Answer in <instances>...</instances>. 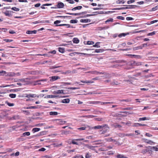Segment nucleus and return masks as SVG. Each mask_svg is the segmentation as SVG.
Instances as JSON below:
<instances>
[{
  "mask_svg": "<svg viewBox=\"0 0 158 158\" xmlns=\"http://www.w3.org/2000/svg\"><path fill=\"white\" fill-rule=\"evenodd\" d=\"M64 6V3L61 2H59L57 5V7L59 8H62Z\"/></svg>",
  "mask_w": 158,
  "mask_h": 158,
  "instance_id": "nucleus-6",
  "label": "nucleus"
},
{
  "mask_svg": "<svg viewBox=\"0 0 158 158\" xmlns=\"http://www.w3.org/2000/svg\"><path fill=\"white\" fill-rule=\"evenodd\" d=\"M100 43L99 42H97L95 45H93V47L95 48H100V47L99 45Z\"/></svg>",
  "mask_w": 158,
  "mask_h": 158,
  "instance_id": "nucleus-21",
  "label": "nucleus"
},
{
  "mask_svg": "<svg viewBox=\"0 0 158 158\" xmlns=\"http://www.w3.org/2000/svg\"><path fill=\"white\" fill-rule=\"evenodd\" d=\"M30 135V133L29 132H25L23 134V136H25L26 135L29 136Z\"/></svg>",
  "mask_w": 158,
  "mask_h": 158,
  "instance_id": "nucleus-31",
  "label": "nucleus"
},
{
  "mask_svg": "<svg viewBox=\"0 0 158 158\" xmlns=\"http://www.w3.org/2000/svg\"><path fill=\"white\" fill-rule=\"evenodd\" d=\"M67 2H69V3L71 4H73L74 3V2L73 0H66Z\"/></svg>",
  "mask_w": 158,
  "mask_h": 158,
  "instance_id": "nucleus-51",
  "label": "nucleus"
},
{
  "mask_svg": "<svg viewBox=\"0 0 158 158\" xmlns=\"http://www.w3.org/2000/svg\"><path fill=\"white\" fill-rule=\"evenodd\" d=\"M129 34V33H122L119 34L118 36L119 37L121 38L123 36H125L127 35H128Z\"/></svg>",
  "mask_w": 158,
  "mask_h": 158,
  "instance_id": "nucleus-20",
  "label": "nucleus"
},
{
  "mask_svg": "<svg viewBox=\"0 0 158 158\" xmlns=\"http://www.w3.org/2000/svg\"><path fill=\"white\" fill-rule=\"evenodd\" d=\"M69 89H79L80 88L79 87H70L68 88Z\"/></svg>",
  "mask_w": 158,
  "mask_h": 158,
  "instance_id": "nucleus-46",
  "label": "nucleus"
},
{
  "mask_svg": "<svg viewBox=\"0 0 158 158\" xmlns=\"http://www.w3.org/2000/svg\"><path fill=\"white\" fill-rule=\"evenodd\" d=\"M117 18L118 19L123 20L124 19V18L122 16H119L117 17Z\"/></svg>",
  "mask_w": 158,
  "mask_h": 158,
  "instance_id": "nucleus-53",
  "label": "nucleus"
},
{
  "mask_svg": "<svg viewBox=\"0 0 158 158\" xmlns=\"http://www.w3.org/2000/svg\"><path fill=\"white\" fill-rule=\"evenodd\" d=\"M75 141H76L75 139L73 140L72 141V143L74 144L78 145V143L77 142H75Z\"/></svg>",
  "mask_w": 158,
  "mask_h": 158,
  "instance_id": "nucleus-55",
  "label": "nucleus"
},
{
  "mask_svg": "<svg viewBox=\"0 0 158 158\" xmlns=\"http://www.w3.org/2000/svg\"><path fill=\"white\" fill-rule=\"evenodd\" d=\"M155 31H153L151 33H148V36H152V35H155Z\"/></svg>",
  "mask_w": 158,
  "mask_h": 158,
  "instance_id": "nucleus-49",
  "label": "nucleus"
},
{
  "mask_svg": "<svg viewBox=\"0 0 158 158\" xmlns=\"http://www.w3.org/2000/svg\"><path fill=\"white\" fill-rule=\"evenodd\" d=\"M82 7L81 6H79L73 8L72 9L73 11H75L76 10H80L82 8Z\"/></svg>",
  "mask_w": 158,
  "mask_h": 158,
  "instance_id": "nucleus-10",
  "label": "nucleus"
},
{
  "mask_svg": "<svg viewBox=\"0 0 158 158\" xmlns=\"http://www.w3.org/2000/svg\"><path fill=\"white\" fill-rule=\"evenodd\" d=\"M9 96L11 98H15L16 97V94H10Z\"/></svg>",
  "mask_w": 158,
  "mask_h": 158,
  "instance_id": "nucleus-34",
  "label": "nucleus"
},
{
  "mask_svg": "<svg viewBox=\"0 0 158 158\" xmlns=\"http://www.w3.org/2000/svg\"><path fill=\"white\" fill-rule=\"evenodd\" d=\"M6 103L10 106H12L14 105V104L13 103H10L8 102H6Z\"/></svg>",
  "mask_w": 158,
  "mask_h": 158,
  "instance_id": "nucleus-40",
  "label": "nucleus"
},
{
  "mask_svg": "<svg viewBox=\"0 0 158 158\" xmlns=\"http://www.w3.org/2000/svg\"><path fill=\"white\" fill-rule=\"evenodd\" d=\"M117 158H126L125 156L123 154H118L116 156Z\"/></svg>",
  "mask_w": 158,
  "mask_h": 158,
  "instance_id": "nucleus-15",
  "label": "nucleus"
},
{
  "mask_svg": "<svg viewBox=\"0 0 158 158\" xmlns=\"http://www.w3.org/2000/svg\"><path fill=\"white\" fill-rule=\"evenodd\" d=\"M150 147L151 148V149H153V150H155L156 151H158V148L156 147H154V146H153V147L150 146Z\"/></svg>",
  "mask_w": 158,
  "mask_h": 158,
  "instance_id": "nucleus-33",
  "label": "nucleus"
},
{
  "mask_svg": "<svg viewBox=\"0 0 158 158\" xmlns=\"http://www.w3.org/2000/svg\"><path fill=\"white\" fill-rule=\"evenodd\" d=\"M59 51L61 53H63L64 52V48H59Z\"/></svg>",
  "mask_w": 158,
  "mask_h": 158,
  "instance_id": "nucleus-29",
  "label": "nucleus"
},
{
  "mask_svg": "<svg viewBox=\"0 0 158 158\" xmlns=\"http://www.w3.org/2000/svg\"><path fill=\"white\" fill-rule=\"evenodd\" d=\"M86 128V127H83L79 128L78 129L79 130H85V129Z\"/></svg>",
  "mask_w": 158,
  "mask_h": 158,
  "instance_id": "nucleus-63",
  "label": "nucleus"
},
{
  "mask_svg": "<svg viewBox=\"0 0 158 158\" xmlns=\"http://www.w3.org/2000/svg\"><path fill=\"white\" fill-rule=\"evenodd\" d=\"M37 108V107L35 106H31L26 107L27 109H36Z\"/></svg>",
  "mask_w": 158,
  "mask_h": 158,
  "instance_id": "nucleus-43",
  "label": "nucleus"
},
{
  "mask_svg": "<svg viewBox=\"0 0 158 158\" xmlns=\"http://www.w3.org/2000/svg\"><path fill=\"white\" fill-rule=\"evenodd\" d=\"M61 21L59 20H56L54 22V24H56L58 23H60Z\"/></svg>",
  "mask_w": 158,
  "mask_h": 158,
  "instance_id": "nucleus-64",
  "label": "nucleus"
},
{
  "mask_svg": "<svg viewBox=\"0 0 158 158\" xmlns=\"http://www.w3.org/2000/svg\"><path fill=\"white\" fill-rule=\"evenodd\" d=\"M94 44V42L92 41H88L87 42V44L88 45H93Z\"/></svg>",
  "mask_w": 158,
  "mask_h": 158,
  "instance_id": "nucleus-44",
  "label": "nucleus"
},
{
  "mask_svg": "<svg viewBox=\"0 0 158 158\" xmlns=\"http://www.w3.org/2000/svg\"><path fill=\"white\" fill-rule=\"evenodd\" d=\"M143 140L144 142L150 144L151 145H152V144H154L155 143L154 142L152 141L149 140H148L146 139H143Z\"/></svg>",
  "mask_w": 158,
  "mask_h": 158,
  "instance_id": "nucleus-2",
  "label": "nucleus"
},
{
  "mask_svg": "<svg viewBox=\"0 0 158 158\" xmlns=\"http://www.w3.org/2000/svg\"><path fill=\"white\" fill-rule=\"evenodd\" d=\"M49 114L51 115H56L58 114V113L56 112H50Z\"/></svg>",
  "mask_w": 158,
  "mask_h": 158,
  "instance_id": "nucleus-25",
  "label": "nucleus"
},
{
  "mask_svg": "<svg viewBox=\"0 0 158 158\" xmlns=\"http://www.w3.org/2000/svg\"><path fill=\"white\" fill-rule=\"evenodd\" d=\"M91 20L90 19H81L80 20V22L81 23H86L88 22H90Z\"/></svg>",
  "mask_w": 158,
  "mask_h": 158,
  "instance_id": "nucleus-8",
  "label": "nucleus"
},
{
  "mask_svg": "<svg viewBox=\"0 0 158 158\" xmlns=\"http://www.w3.org/2000/svg\"><path fill=\"white\" fill-rule=\"evenodd\" d=\"M113 19L112 18H110L109 19H107L106 21V23H107L109 22H112L113 21Z\"/></svg>",
  "mask_w": 158,
  "mask_h": 158,
  "instance_id": "nucleus-52",
  "label": "nucleus"
},
{
  "mask_svg": "<svg viewBox=\"0 0 158 158\" xmlns=\"http://www.w3.org/2000/svg\"><path fill=\"white\" fill-rule=\"evenodd\" d=\"M149 120L148 119V118H147L146 117H144L142 118H139L138 121H144L145 120Z\"/></svg>",
  "mask_w": 158,
  "mask_h": 158,
  "instance_id": "nucleus-28",
  "label": "nucleus"
},
{
  "mask_svg": "<svg viewBox=\"0 0 158 158\" xmlns=\"http://www.w3.org/2000/svg\"><path fill=\"white\" fill-rule=\"evenodd\" d=\"M101 103V105H104L108 104H112L113 103V102H97L95 103Z\"/></svg>",
  "mask_w": 158,
  "mask_h": 158,
  "instance_id": "nucleus-12",
  "label": "nucleus"
},
{
  "mask_svg": "<svg viewBox=\"0 0 158 158\" xmlns=\"http://www.w3.org/2000/svg\"><path fill=\"white\" fill-rule=\"evenodd\" d=\"M90 156H91L90 155V154L88 153H87V154H86V155L85 156V157L86 158H89L90 157Z\"/></svg>",
  "mask_w": 158,
  "mask_h": 158,
  "instance_id": "nucleus-61",
  "label": "nucleus"
},
{
  "mask_svg": "<svg viewBox=\"0 0 158 158\" xmlns=\"http://www.w3.org/2000/svg\"><path fill=\"white\" fill-rule=\"evenodd\" d=\"M45 150L46 149L44 148H41L39 149L38 151L44 152L45 151Z\"/></svg>",
  "mask_w": 158,
  "mask_h": 158,
  "instance_id": "nucleus-59",
  "label": "nucleus"
},
{
  "mask_svg": "<svg viewBox=\"0 0 158 158\" xmlns=\"http://www.w3.org/2000/svg\"><path fill=\"white\" fill-rule=\"evenodd\" d=\"M142 63L140 62H135L134 63V64L135 65L138 66L142 65Z\"/></svg>",
  "mask_w": 158,
  "mask_h": 158,
  "instance_id": "nucleus-42",
  "label": "nucleus"
},
{
  "mask_svg": "<svg viewBox=\"0 0 158 158\" xmlns=\"http://www.w3.org/2000/svg\"><path fill=\"white\" fill-rule=\"evenodd\" d=\"M93 128L94 129H102V130L101 131V134H104L106 132L109 128L106 124H103L101 126L98 125L94 127Z\"/></svg>",
  "mask_w": 158,
  "mask_h": 158,
  "instance_id": "nucleus-1",
  "label": "nucleus"
},
{
  "mask_svg": "<svg viewBox=\"0 0 158 158\" xmlns=\"http://www.w3.org/2000/svg\"><path fill=\"white\" fill-rule=\"evenodd\" d=\"M13 86V84L10 85H5V86L2 85V86H0V87L4 88V87H10V86Z\"/></svg>",
  "mask_w": 158,
  "mask_h": 158,
  "instance_id": "nucleus-45",
  "label": "nucleus"
},
{
  "mask_svg": "<svg viewBox=\"0 0 158 158\" xmlns=\"http://www.w3.org/2000/svg\"><path fill=\"white\" fill-rule=\"evenodd\" d=\"M148 151L147 149H143L142 151V153L143 154H145L148 152Z\"/></svg>",
  "mask_w": 158,
  "mask_h": 158,
  "instance_id": "nucleus-48",
  "label": "nucleus"
},
{
  "mask_svg": "<svg viewBox=\"0 0 158 158\" xmlns=\"http://www.w3.org/2000/svg\"><path fill=\"white\" fill-rule=\"evenodd\" d=\"M12 12L10 10H6L5 12H4V14L6 16L9 17L12 16L11 12Z\"/></svg>",
  "mask_w": 158,
  "mask_h": 158,
  "instance_id": "nucleus-4",
  "label": "nucleus"
},
{
  "mask_svg": "<svg viewBox=\"0 0 158 158\" xmlns=\"http://www.w3.org/2000/svg\"><path fill=\"white\" fill-rule=\"evenodd\" d=\"M70 22L72 23H76L77 22V20L76 19L71 20H70Z\"/></svg>",
  "mask_w": 158,
  "mask_h": 158,
  "instance_id": "nucleus-39",
  "label": "nucleus"
},
{
  "mask_svg": "<svg viewBox=\"0 0 158 158\" xmlns=\"http://www.w3.org/2000/svg\"><path fill=\"white\" fill-rule=\"evenodd\" d=\"M11 9L15 11H19V10L20 9L19 8H17L15 7H12Z\"/></svg>",
  "mask_w": 158,
  "mask_h": 158,
  "instance_id": "nucleus-35",
  "label": "nucleus"
},
{
  "mask_svg": "<svg viewBox=\"0 0 158 158\" xmlns=\"http://www.w3.org/2000/svg\"><path fill=\"white\" fill-rule=\"evenodd\" d=\"M137 6L135 5H128L127 6V9L135 8V7H137Z\"/></svg>",
  "mask_w": 158,
  "mask_h": 158,
  "instance_id": "nucleus-23",
  "label": "nucleus"
},
{
  "mask_svg": "<svg viewBox=\"0 0 158 158\" xmlns=\"http://www.w3.org/2000/svg\"><path fill=\"white\" fill-rule=\"evenodd\" d=\"M127 7H122L120 8H115L114 9V10H125L127 9Z\"/></svg>",
  "mask_w": 158,
  "mask_h": 158,
  "instance_id": "nucleus-22",
  "label": "nucleus"
},
{
  "mask_svg": "<svg viewBox=\"0 0 158 158\" xmlns=\"http://www.w3.org/2000/svg\"><path fill=\"white\" fill-rule=\"evenodd\" d=\"M158 9V5L156 6L153 7L152 8L153 10L154 11Z\"/></svg>",
  "mask_w": 158,
  "mask_h": 158,
  "instance_id": "nucleus-58",
  "label": "nucleus"
},
{
  "mask_svg": "<svg viewBox=\"0 0 158 158\" xmlns=\"http://www.w3.org/2000/svg\"><path fill=\"white\" fill-rule=\"evenodd\" d=\"M125 2V1L124 0H118L116 1V3L118 4H124Z\"/></svg>",
  "mask_w": 158,
  "mask_h": 158,
  "instance_id": "nucleus-17",
  "label": "nucleus"
},
{
  "mask_svg": "<svg viewBox=\"0 0 158 158\" xmlns=\"http://www.w3.org/2000/svg\"><path fill=\"white\" fill-rule=\"evenodd\" d=\"M40 130V128H35L33 129L32 131L34 132H36L37 131H38Z\"/></svg>",
  "mask_w": 158,
  "mask_h": 158,
  "instance_id": "nucleus-30",
  "label": "nucleus"
},
{
  "mask_svg": "<svg viewBox=\"0 0 158 158\" xmlns=\"http://www.w3.org/2000/svg\"><path fill=\"white\" fill-rule=\"evenodd\" d=\"M107 141L110 142H116V140L114 139H112L111 138H108L107 139Z\"/></svg>",
  "mask_w": 158,
  "mask_h": 158,
  "instance_id": "nucleus-37",
  "label": "nucleus"
},
{
  "mask_svg": "<svg viewBox=\"0 0 158 158\" xmlns=\"http://www.w3.org/2000/svg\"><path fill=\"white\" fill-rule=\"evenodd\" d=\"M23 112L26 115H28L30 114V112L28 110H22Z\"/></svg>",
  "mask_w": 158,
  "mask_h": 158,
  "instance_id": "nucleus-32",
  "label": "nucleus"
},
{
  "mask_svg": "<svg viewBox=\"0 0 158 158\" xmlns=\"http://www.w3.org/2000/svg\"><path fill=\"white\" fill-rule=\"evenodd\" d=\"M73 41L74 43L77 44L79 42V40L78 38H75L73 39Z\"/></svg>",
  "mask_w": 158,
  "mask_h": 158,
  "instance_id": "nucleus-16",
  "label": "nucleus"
},
{
  "mask_svg": "<svg viewBox=\"0 0 158 158\" xmlns=\"http://www.w3.org/2000/svg\"><path fill=\"white\" fill-rule=\"evenodd\" d=\"M81 82L84 83H93V81H81Z\"/></svg>",
  "mask_w": 158,
  "mask_h": 158,
  "instance_id": "nucleus-24",
  "label": "nucleus"
},
{
  "mask_svg": "<svg viewBox=\"0 0 158 158\" xmlns=\"http://www.w3.org/2000/svg\"><path fill=\"white\" fill-rule=\"evenodd\" d=\"M94 13L96 14L95 15L102 14L104 13L103 11H96ZM94 15H95V14Z\"/></svg>",
  "mask_w": 158,
  "mask_h": 158,
  "instance_id": "nucleus-38",
  "label": "nucleus"
},
{
  "mask_svg": "<svg viewBox=\"0 0 158 158\" xmlns=\"http://www.w3.org/2000/svg\"><path fill=\"white\" fill-rule=\"evenodd\" d=\"M133 136L134 134H123V136Z\"/></svg>",
  "mask_w": 158,
  "mask_h": 158,
  "instance_id": "nucleus-41",
  "label": "nucleus"
},
{
  "mask_svg": "<svg viewBox=\"0 0 158 158\" xmlns=\"http://www.w3.org/2000/svg\"><path fill=\"white\" fill-rule=\"evenodd\" d=\"M133 109V107H127L126 108L124 109L125 110H132Z\"/></svg>",
  "mask_w": 158,
  "mask_h": 158,
  "instance_id": "nucleus-54",
  "label": "nucleus"
},
{
  "mask_svg": "<svg viewBox=\"0 0 158 158\" xmlns=\"http://www.w3.org/2000/svg\"><path fill=\"white\" fill-rule=\"evenodd\" d=\"M49 78L50 79V81H53L60 79V77L57 76H54L50 77Z\"/></svg>",
  "mask_w": 158,
  "mask_h": 158,
  "instance_id": "nucleus-3",
  "label": "nucleus"
},
{
  "mask_svg": "<svg viewBox=\"0 0 158 158\" xmlns=\"http://www.w3.org/2000/svg\"><path fill=\"white\" fill-rule=\"evenodd\" d=\"M43 22H42V21H35L32 22V23L33 24H36L37 23H42Z\"/></svg>",
  "mask_w": 158,
  "mask_h": 158,
  "instance_id": "nucleus-36",
  "label": "nucleus"
},
{
  "mask_svg": "<svg viewBox=\"0 0 158 158\" xmlns=\"http://www.w3.org/2000/svg\"><path fill=\"white\" fill-rule=\"evenodd\" d=\"M64 90H57L54 91L53 92V93L55 94H64Z\"/></svg>",
  "mask_w": 158,
  "mask_h": 158,
  "instance_id": "nucleus-5",
  "label": "nucleus"
},
{
  "mask_svg": "<svg viewBox=\"0 0 158 158\" xmlns=\"http://www.w3.org/2000/svg\"><path fill=\"white\" fill-rule=\"evenodd\" d=\"M57 121V123L60 124H64L66 123V121H64L61 119H59Z\"/></svg>",
  "mask_w": 158,
  "mask_h": 158,
  "instance_id": "nucleus-13",
  "label": "nucleus"
},
{
  "mask_svg": "<svg viewBox=\"0 0 158 158\" xmlns=\"http://www.w3.org/2000/svg\"><path fill=\"white\" fill-rule=\"evenodd\" d=\"M105 27H98V30H104L105 29Z\"/></svg>",
  "mask_w": 158,
  "mask_h": 158,
  "instance_id": "nucleus-56",
  "label": "nucleus"
},
{
  "mask_svg": "<svg viewBox=\"0 0 158 158\" xmlns=\"http://www.w3.org/2000/svg\"><path fill=\"white\" fill-rule=\"evenodd\" d=\"M86 147L89 149L93 150L96 146H89L88 145H86Z\"/></svg>",
  "mask_w": 158,
  "mask_h": 158,
  "instance_id": "nucleus-27",
  "label": "nucleus"
},
{
  "mask_svg": "<svg viewBox=\"0 0 158 158\" xmlns=\"http://www.w3.org/2000/svg\"><path fill=\"white\" fill-rule=\"evenodd\" d=\"M104 50L101 49H96L95 51V52L96 53L102 52H103Z\"/></svg>",
  "mask_w": 158,
  "mask_h": 158,
  "instance_id": "nucleus-18",
  "label": "nucleus"
},
{
  "mask_svg": "<svg viewBox=\"0 0 158 158\" xmlns=\"http://www.w3.org/2000/svg\"><path fill=\"white\" fill-rule=\"evenodd\" d=\"M55 147H59L61 146L62 145V143H61L59 144H57L55 143L54 144Z\"/></svg>",
  "mask_w": 158,
  "mask_h": 158,
  "instance_id": "nucleus-60",
  "label": "nucleus"
},
{
  "mask_svg": "<svg viewBox=\"0 0 158 158\" xmlns=\"http://www.w3.org/2000/svg\"><path fill=\"white\" fill-rule=\"evenodd\" d=\"M3 40L6 42H11L13 41L12 40H9L7 39H4Z\"/></svg>",
  "mask_w": 158,
  "mask_h": 158,
  "instance_id": "nucleus-50",
  "label": "nucleus"
},
{
  "mask_svg": "<svg viewBox=\"0 0 158 158\" xmlns=\"http://www.w3.org/2000/svg\"><path fill=\"white\" fill-rule=\"evenodd\" d=\"M70 100L69 99H65L62 100L61 102L63 103H68L70 102Z\"/></svg>",
  "mask_w": 158,
  "mask_h": 158,
  "instance_id": "nucleus-11",
  "label": "nucleus"
},
{
  "mask_svg": "<svg viewBox=\"0 0 158 158\" xmlns=\"http://www.w3.org/2000/svg\"><path fill=\"white\" fill-rule=\"evenodd\" d=\"M36 95L35 94H27L25 97L29 98L30 97L35 98L36 97Z\"/></svg>",
  "mask_w": 158,
  "mask_h": 158,
  "instance_id": "nucleus-9",
  "label": "nucleus"
},
{
  "mask_svg": "<svg viewBox=\"0 0 158 158\" xmlns=\"http://www.w3.org/2000/svg\"><path fill=\"white\" fill-rule=\"evenodd\" d=\"M120 83L118 82L117 81L114 80L113 82L110 83V84L113 85H118Z\"/></svg>",
  "mask_w": 158,
  "mask_h": 158,
  "instance_id": "nucleus-14",
  "label": "nucleus"
},
{
  "mask_svg": "<svg viewBox=\"0 0 158 158\" xmlns=\"http://www.w3.org/2000/svg\"><path fill=\"white\" fill-rule=\"evenodd\" d=\"M140 49H142V47L141 46H138L135 47H134L133 48V51H135L136 50Z\"/></svg>",
  "mask_w": 158,
  "mask_h": 158,
  "instance_id": "nucleus-26",
  "label": "nucleus"
},
{
  "mask_svg": "<svg viewBox=\"0 0 158 158\" xmlns=\"http://www.w3.org/2000/svg\"><path fill=\"white\" fill-rule=\"evenodd\" d=\"M37 31L36 30L29 31L28 30L26 31V33L28 34H35L36 33Z\"/></svg>",
  "mask_w": 158,
  "mask_h": 158,
  "instance_id": "nucleus-7",
  "label": "nucleus"
},
{
  "mask_svg": "<svg viewBox=\"0 0 158 158\" xmlns=\"http://www.w3.org/2000/svg\"><path fill=\"white\" fill-rule=\"evenodd\" d=\"M53 95H48L44 97L45 98H53Z\"/></svg>",
  "mask_w": 158,
  "mask_h": 158,
  "instance_id": "nucleus-47",
  "label": "nucleus"
},
{
  "mask_svg": "<svg viewBox=\"0 0 158 158\" xmlns=\"http://www.w3.org/2000/svg\"><path fill=\"white\" fill-rule=\"evenodd\" d=\"M135 2L134 0H131L127 1V3L128 4H130L131 3H133Z\"/></svg>",
  "mask_w": 158,
  "mask_h": 158,
  "instance_id": "nucleus-62",
  "label": "nucleus"
},
{
  "mask_svg": "<svg viewBox=\"0 0 158 158\" xmlns=\"http://www.w3.org/2000/svg\"><path fill=\"white\" fill-rule=\"evenodd\" d=\"M9 76L13 77L15 76V74L13 73H10L8 74Z\"/></svg>",
  "mask_w": 158,
  "mask_h": 158,
  "instance_id": "nucleus-57",
  "label": "nucleus"
},
{
  "mask_svg": "<svg viewBox=\"0 0 158 158\" xmlns=\"http://www.w3.org/2000/svg\"><path fill=\"white\" fill-rule=\"evenodd\" d=\"M105 74V76H102V77L107 78L108 77H111V76H110V74L109 73H105V74Z\"/></svg>",
  "mask_w": 158,
  "mask_h": 158,
  "instance_id": "nucleus-19",
  "label": "nucleus"
}]
</instances>
